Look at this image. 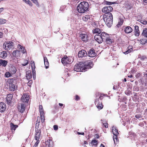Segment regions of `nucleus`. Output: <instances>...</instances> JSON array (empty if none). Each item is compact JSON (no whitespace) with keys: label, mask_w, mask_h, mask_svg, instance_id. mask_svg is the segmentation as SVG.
Returning <instances> with one entry per match:
<instances>
[{"label":"nucleus","mask_w":147,"mask_h":147,"mask_svg":"<svg viewBox=\"0 0 147 147\" xmlns=\"http://www.w3.org/2000/svg\"><path fill=\"white\" fill-rule=\"evenodd\" d=\"M3 8L2 7L0 8V13H1L3 10Z\"/></svg>","instance_id":"obj_61"},{"label":"nucleus","mask_w":147,"mask_h":147,"mask_svg":"<svg viewBox=\"0 0 147 147\" xmlns=\"http://www.w3.org/2000/svg\"><path fill=\"white\" fill-rule=\"evenodd\" d=\"M29 99V97L28 95L27 94H24L22 96L21 100L23 102H28Z\"/></svg>","instance_id":"obj_11"},{"label":"nucleus","mask_w":147,"mask_h":147,"mask_svg":"<svg viewBox=\"0 0 147 147\" xmlns=\"http://www.w3.org/2000/svg\"><path fill=\"white\" fill-rule=\"evenodd\" d=\"M35 4L36 6H39V5L38 3V2L37 0H31Z\"/></svg>","instance_id":"obj_45"},{"label":"nucleus","mask_w":147,"mask_h":147,"mask_svg":"<svg viewBox=\"0 0 147 147\" xmlns=\"http://www.w3.org/2000/svg\"><path fill=\"white\" fill-rule=\"evenodd\" d=\"M20 51L16 50L13 52L12 54L13 57L18 58L20 57Z\"/></svg>","instance_id":"obj_14"},{"label":"nucleus","mask_w":147,"mask_h":147,"mask_svg":"<svg viewBox=\"0 0 147 147\" xmlns=\"http://www.w3.org/2000/svg\"><path fill=\"white\" fill-rule=\"evenodd\" d=\"M39 109L40 114L42 115V114H44L43 108L42 105H39Z\"/></svg>","instance_id":"obj_34"},{"label":"nucleus","mask_w":147,"mask_h":147,"mask_svg":"<svg viewBox=\"0 0 147 147\" xmlns=\"http://www.w3.org/2000/svg\"><path fill=\"white\" fill-rule=\"evenodd\" d=\"M125 32L127 34L131 33L132 31V28L129 26H126L124 28Z\"/></svg>","instance_id":"obj_18"},{"label":"nucleus","mask_w":147,"mask_h":147,"mask_svg":"<svg viewBox=\"0 0 147 147\" xmlns=\"http://www.w3.org/2000/svg\"><path fill=\"white\" fill-rule=\"evenodd\" d=\"M93 62L91 60L82 61L76 63L74 68V70L77 72L84 71L87 69H90L93 66Z\"/></svg>","instance_id":"obj_1"},{"label":"nucleus","mask_w":147,"mask_h":147,"mask_svg":"<svg viewBox=\"0 0 147 147\" xmlns=\"http://www.w3.org/2000/svg\"><path fill=\"white\" fill-rule=\"evenodd\" d=\"M123 20L120 19L119 21L118 24L117 25L118 27L120 26L123 23Z\"/></svg>","instance_id":"obj_37"},{"label":"nucleus","mask_w":147,"mask_h":147,"mask_svg":"<svg viewBox=\"0 0 147 147\" xmlns=\"http://www.w3.org/2000/svg\"><path fill=\"white\" fill-rule=\"evenodd\" d=\"M7 62L4 60H0V66L5 67L7 65Z\"/></svg>","instance_id":"obj_25"},{"label":"nucleus","mask_w":147,"mask_h":147,"mask_svg":"<svg viewBox=\"0 0 147 147\" xmlns=\"http://www.w3.org/2000/svg\"><path fill=\"white\" fill-rule=\"evenodd\" d=\"M17 71L16 67L12 65H10L9 66V71L12 74H15Z\"/></svg>","instance_id":"obj_8"},{"label":"nucleus","mask_w":147,"mask_h":147,"mask_svg":"<svg viewBox=\"0 0 147 147\" xmlns=\"http://www.w3.org/2000/svg\"><path fill=\"white\" fill-rule=\"evenodd\" d=\"M13 95L12 94H9L7 95L6 97L7 102L8 104L10 103L13 98Z\"/></svg>","instance_id":"obj_19"},{"label":"nucleus","mask_w":147,"mask_h":147,"mask_svg":"<svg viewBox=\"0 0 147 147\" xmlns=\"http://www.w3.org/2000/svg\"><path fill=\"white\" fill-rule=\"evenodd\" d=\"M109 38H109H107V39H106L105 40V42H106L107 44L110 45L111 44L112 41L111 39Z\"/></svg>","instance_id":"obj_38"},{"label":"nucleus","mask_w":147,"mask_h":147,"mask_svg":"<svg viewBox=\"0 0 147 147\" xmlns=\"http://www.w3.org/2000/svg\"><path fill=\"white\" fill-rule=\"evenodd\" d=\"M88 57H94L96 55V53L94 52V50L93 49H91L88 51Z\"/></svg>","instance_id":"obj_9"},{"label":"nucleus","mask_w":147,"mask_h":147,"mask_svg":"<svg viewBox=\"0 0 147 147\" xmlns=\"http://www.w3.org/2000/svg\"><path fill=\"white\" fill-rule=\"evenodd\" d=\"M40 135V129L35 130V139L36 140H39Z\"/></svg>","instance_id":"obj_13"},{"label":"nucleus","mask_w":147,"mask_h":147,"mask_svg":"<svg viewBox=\"0 0 147 147\" xmlns=\"http://www.w3.org/2000/svg\"><path fill=\"white\" fill-rule=\"evenodd\" d=\"M100 35L97 34L94 36L95 40L99 44L102 43L103 41Z\"/></svg>","instance_id":"obj_12"},{"label":"nucleus","mask_w":147,"mask_h":147,"mask_svg":"<svg viewBox=\"0 0 147 147\" xmlns=\"http://www.w3.org/2000/svg\"><path fill=\"white\" fill-rule=\"evenodd\" d=\"M15 80L13 79H9L6 82V85L9 90L11 91H14L16 88V87L14 82Z\"/></svg>","instance_id":"obj_4"},{"label":"nucleus","mask_w":147,"mask_h":147,"mask_svg":"<svg viewBox=\"0 0 147 147\" xmlns=\"http://www.w3.org/2000/svg\"><path fill=\"white\" fill-rule=\"evenodd\" d=\"M115 140H116V142L115 141V138L114 137H113V140L114 141V143L115 144H117V142H118V139L117 138V136H115Z\"/></svg>","instance_id":"obj_51"},{"label":"nucleus","mask_w":147,"mask_h":147,"mask_svg":"<svg viewBox=\"0 0 147 147\" xmlns=\"http://www.w3.org/2000/svg\"><path fill=\"white\" fill-rule=\"evenodd\" d=\"M103 18L106 25L109 27L111 26L113 22V17L111 13H105Z\"/></svg>","instance_id":"obj_2"},{"label":"nucleus","mask_w":147,"mask_h":147,"mask_svg":"<svg viewBox=\"0 0 147 147\" xmlns=\"http://www.w3.org/2000/svg\"><path fill=\"white\" fill-rule=\"evenodd\" d=\"M72 58L71 57H67V56L65 55V66L66 64H70V63L71 61Z\"/></svg>","instance_id":"obj_15"},{"label":"nucleus","mask_w":147,"mask_h":147,"mask_svg":"<svg viewBox=\"0 0 147 147\" xmlns=\"http://www.w3.org/2000/svg\"><path fill=\"white\" fill-rule=\"evenodd\" d=\"M3 33L1 32H0V38H2L3 37Z\"/></svg>","instance_id":"obj_59"},{"label":"nucleus","mask_w":147,"mask_h":147,"mask_svg":"<svg viewBox=\"0 0 147 147\" xmlns=\"http://www.w3.org/2000/svg\"><path fill=\"white\" fill-rule=\"evenodd\" d=\"M26 77L28 80L32 78V73L30 71L26 72Z\"/></svg>","instance_id":"obj_27"},{"label":"nucleus","mask_w":147,"mask_h":147,"mask_svg":"<svg viewBox=\"0 0 147 147\" xmlns=\"http://www.w3.org/2000/svg\"><path fill=\"white\" fill-rule=\"evenodd\" d=\"M96 138H99V136L98 134H96L95 135Z\"/></svg>","instance_id":"obj_62"},{"label":"nucleus","mask_w":147,"mask_h":147,"mask_svg":"<svg viewBox=\"0 0 147 147\" xmlns=\"http://www.w3.org/2000/svg\"><path fill=\"white\" fill-rule=\"evenodd\" d=\"M135 117L137 119H139L142 118V116H141V115L138 114L136 115L135 116Z\"/></svg>","instance_id":"obj_53"},{"label":"nucleus","mask_w":147,"mask_h":147,"mask_svg":"<svg viewBox=\"0 0 147 147\" xmlns=\"http://www.w3.org/2000/svg\"><path fill=\"white\" fill-rule=\"evenodd\" d=\"M142 34L143 36L147 37V28H145L143 30Z\"/></svg>","instance_id":"obj_36"},{"label":"nucleus","mask_w":147,"mask_h":147,"mask_svg":"<svg viewBox=\"0 0 147 147\" xmlns=\"http://www.w3.org/2000/svg\"><path fill=\"white\" fill-rule=\"evenodd\" d=\"M64 9V5H62L60 7L59 9V11H63Z\"/></svg>","instance_id":"obj_54"},{"label":"nucleus","mask_w":147,"mask_h":147,"mask_svg":"<svg viewBox=\"0 0 147 147\" xmlns=\"http://www.w3.org/2000/svg\"><path fill=\"white\" fill-rule=\"evenodd\" d=\"M35 71L33 70V78H34V76H35Z\"/></svg>","instance_id":"obj_58"},{"label":"nucleus","mask_w":147,"mask_h":147,"mask_svg":"<svg viewBox=\"0 0 147 147\" xmlns=\"http://www.w3.org/2000/svg\"><path fill=\"white\" fill-rule=\"evenodd\" d=\"M87 53L84 50H82L80 51L78 54V56L79 57H83L87 56Z\"/></svg>","instance_id":"obj_7"},{"label":"nucleus","mask_w":147,"mask_h":147,"mask_svg":"<svg viewBox=\"0 0 147 147\" xmlns=\"http://www.w3.org/2000/svg\"><path fill=\"white\" fill-rule=\"evenodd\" d=\"M10 126L11 130L13 131H14L16 128L18 127V126L16 125H14L13 123H11Z\"/></svg>","instance_id":"obj_32"},{"label":"nucleus","mask_w":147,"mask_h":147,"mask_svg":"<svg viewBox=\"0 0 147 147\" xmlns=\"http://www.w3.org/2000/svg\"><path fill=\"white\" fill-rule=\"evenodd\" d=\"M44 60L45 65L46 69H47L49 66V63L48 59L46 57H44Z\"/></svg>","instance_id":"obj_23"},{"label":"nucleus","mask_w":147,"mask_h":147,"mask_svg":"<svg viewBox=\"0 0 147 147\" xmlns=\"http://www.w3.org/2000/svg\"><path fill=\"white\" fill-rule=\"evenodd\" d=\"M79 99V97L78 96L76 95V100H78Z\"/></svg>","instance_id":"obj_60"},{"label":"nucleus","mask_w":147,"mask_h":147,"mask_svg":"<svg viewBox=\"0 0 147 147\" xmlns=\"http://www.w3.org/2000/svg\"><path fill=\"white\" fill-rule=\"evenodd\" d=\"M135 36H138L140 35V31L139 30V27L138 26H135Z\"/></svg>","instance_id":"obj_21"},{"label":"nucleus","mask_w":147,"mask_h":147,"mask_svg":"<svg viewBox=\"0 0 147 147\" xmlns=\"http://www.w3.org/2000/svg\"><path fill=\"white\" fill-rule=\"evenodd\" d=\"M84 144H88V142L86 141H84Z\"/></svg>","instance_id":"obj_63"},{"label":"nucleus","mask_w":147,"mask_h":147,"mask_svg":"<svg viewBox=\"0 0 147 147\" xmlns=\"http://www.w3.org/2000/svg\"><path fill=\"white\" fill-rule=\"evenodd\" d=\"M130 92H129V91H128V90H127L125 92V94H126L127 95H130V94H129Z\"/></svg>","instance_id":"obj_57"},{"label":"nucleus","mask_w":147,"mask_h":147,"mask_svg":"<svg viewBox=\"0 0 147 147\" xmlns=\"http://www.w3.org/2000/svg\"><path fill=\"white\" fill-rule=\"evenodd\" d=\"M90 18V16L88 15H85L82 17V19L83 21H87Z\"/></svg>","instance_id":"obj_35"},{"label":"nucleus","mask_w":147,"mask_h":147,"mask_svg":"<svg viewBox=\"0 0 147 147\" xmlns=\"http://www.w3.org/2000/svg\"><path fill=\"white\" fill-rule=\"evenodd\" d=\"M112 131L113 134L115 136H117L119 134L118 130L115 127L113 126L112 127Z\"/></svg>","instance_id":"obj_22"},{"label":"nucleus","mask_w":147,"mask_h":147,"mask_svg":"<svg viewBox=\"0 0 147 147\" xmlns=\"http://www.w3.org/2000/svg\"><path fill=\"white\" fill-rule=\"evenodd\" d=\"M141 43L142 44H144L146 43L147 40L145 39L140 40Z\"/></svg>","instance_id":"obj_50"},{"label":"nucleus","mask_w":147,"mask_h":147,"mask_svg":"<svg viewBox=\"0 0 147 147\" xmlns=\"http://www.w3.org/2000/svg\"><path fill=\"white\" fill-rule=\"evenodd\" d=\"M17 47L19 49L22 51V52L23 54L25 53L26 52L25 48L24 47L21 45H18Z\"/></svg>","instance_id":"obj_26"},{"label":"nucleus","mask_w":147,"mask_h":147,"mask_svg":"<svg viewBox=\"0 0 147 147\" xmlns=\"http://www.w3.org/2000/svg\"><path fill=\"white\" fill-rule=\"evenodd\" d=\"M13 43L10 42H5L3 45V48L5 50H10L13 47Z\"/></svg>","instance_id":"obj_5"},{"label":"nucleus","mask_w":147,"mask_h":147,"mask_svg":"<svg viewBox=\"0 0 147 147\" xmlns=\"http://www.w3.org/2000/svg\"><path fill=\"white\" fill-rule=\"evenodd\" d=\"M100 147H105V146L103 144H101Z\"/></svg>","instance_id":"obj_64"},{"label":"nucleus","mask_w":147,"mask_h":147,"mask_svg":"<svg viewBox=\"0 0 147 147\" xmlns=\"http://www.w3.org/2000/svg\"><path fill=\"white\" fill-rule=\"evenodd\" d=\"M102 123L105 128L108 127V124L107 123H106V121H103L102 122Z\"/></svg>","instance_id":"obj_48"},{"label":"nucleus","mask_w":147,"mask_h":147,"mask_svg":"<svg viewBox=\"0 0 147 147\" xmlns=\"http://www.w3.org/2000/svg\"><path fill=\"white\" fill-rule=\"evenodd\" d=\"M80 37L82 40L84 42H86L88 40V37L87 35L81 33L80 34Z\"/></svg>","instance_id":"obj_17"},{"label":"nucleus","mask_w":147,"mask_h":147,"mask_svg":"<svg viewBox=\"0 0 147 147\" xmlns=\"http://www.w3.org/2000/svg\"><path fill=\"white\" fill-rule=\"evenodd\" d=\"M132 50V48H130L128 49L127 51L123 52V53L125 54H127L128 53H130Z\"/></svg>","instance_id":"obj_43"},{"label":"nucleus","mask_w":147,"mask_h":147,"mask_svg":"<svg viewBox=\"0 0 147 147\" xmlns=\"http://www.w3.org/2000/svg\"><path fill=\"white\" fill-rule=\"evenodd\" d=\"M41 117V121L42 123H43L45 120V118L44 116V114H42V115L40 114Z\"/></svg>","instance_id":"obj_41"},{"label":"nucleus","mask_w":147,"mask_h":147,"mask_svg":"<svg viewBox=\"0 0 147 147\" xmlns=\"http://www.w3.org/2000/svg\"><path fill=\"white\" fill-rule=\"evenodd\" d=\"M54 129L55 130H57L58 129V126L57 125H55L53 126Z\"/></svg>","instance_id":"obj_55"},{"label":"nucleus","mask_w":147,"mask_h":147,"mask_svg":"<svg viewBox=\"0 0 147 147\" xmlns=\"http://www.w3.org/2000/svg\"><path fill=\"white\" fill-rule=\"evenodd\" d=\"M102 98V96H100L99 98H96L95 101V105H97V104L100 103L99 102H102L101 100Z\"/></svg>","instance_id":"obj_28"},{"label":"nucleus","mask_w":147,"mask_h":147,"mask_svg":"<svg viewBox=\"0 0 147 147\" xmlns=\"http://www.w3.org/2000/svg\"><path fill=\"white\" fill-rule=\"evenodd\" d=\"M97 141L95 140H93L90 143V145L91 146L94 145L95 146H97Z\"/></svg>","instance_id":"obj_31"},{"label":"nucleus","mask_w":147,"mask_h":147,"mask_svg":"<svg viewBox=\"0 0 147 147\" xmlns=\"http://www.w3.org/2000/svg\"><path fill=\"white\" fill-rule=\"evenodd\" d=\"M25 109V106L24 104H22L20 107H19V111L21 113H22L24 112Z\"/></svg>","instance_id":"obj_24"},{"label":"nucleus","mask_w":147,"mask_h":147,"mask_svg":"<svg viewBox=\"0 0 147 147\" xmlns=\"http://www.w3.org/2000/svg\"><path fill=\"white\" fill-rule=\"evenodd\" d=\"M46 146L49 147L52 146L53 145V142L51 138H50L48 140H47L45 142Z\"/></svg>","instance_id":"obj_20"},{"label":"nucleus","mask_w":147,"mask_h":147,"mask_svg":"<svg viewBox=\"0 0 147 147\" xmlns=\"http://www.w3.org/2000/svg\"><path fill=\"white\" fill-rule=\"evenodd\" d=\"M113 10V8L111 6H106L102 9V11L105 13H111L110 12Z\"/></svg>","instance_id":"obj_6"},{"label":"nucleus","mask_w":147,"mask_h":147,"mask_svg":"<svg viewBox=\"0 0 147 147\" xmlns=\"http://www.w3.org/2000/svg\"><path fill=\"white\" fill-rule=\"evenodd\" d=\"M100 35L103 41L105 42V40L107 38H109V35L108 34L104 32H102L100 34Z\"/></svg>","instance_id":"obj_10"},{"label":"nucleus","mask_w":147,"mask_h":147,"mask_svg":"<svg viewBox=\"0 0 147 147\" xmlns=\"http://www.w3.org/2000/svg\"><path fill=\"white\" fill-rule=\"evenodd\" d=\"M61 63L64 65V57L62 58L61 59Z\"/></svg>","instance_id":"obj_56"},{"label":"nucleus","mask_w":147,"mask_h":147,"mask_svg":"<svg viewBox=\"0 0 147 147\" xmlns=\"http://www.w3.org/2000/svg\"><path fill=\"white\" fill-rule=\"evenodd\" d=\"M7 56V54L6 52L3 51L0 54V57L3 58H5Z\"/></svg>","instance_id":"obj_30"},{"label":"nucleus","mask_w":147,"mask_h":147,"mask_svg":"<svg viewBox=\"0 0 147 147\" xmlns=\"http://www.w3.org/2000/svg\"><path fill=\"white\" fill-rule=\"evenodd\" d=\"M34 61H32L31 63V65L32 69V70H33L34 69L35 70V67L34 65Z\"/></svg>","instance_id":"obj_42"},{"label":"nucleus","mask_w":147,"mask_h":147,"mask_svg":"<svg viewBox=\"0 0 147 147\" xmlns=\"http://www.w3.org/2000/svg\"><path fill=\"white\" fill-rule=\"evenodd\" d=\"M38 122V123H36V126H35V130L36 129H38V127L39 125V122L38 121V120H37V121Z\"/></svg>","instance_id":"obj_49"},{"label":"nucleus","mask_w":147,"mask_h":147,"mask_svg":"<svg viewBox=\"0 0 147 147\" xmlns=\"http://www.w3.org/2000/svg\"><path fill=\"white\" fill-rule=\"evenodd\" d=\"M6 22V20L4 19H0V25L5 23Z\"/></svg>","instance_id":"obj_44"},{"label":"nucleus","mask_w":147,"mask_h":147,"mask_svg":"<svg viewBox=\"0 0 147 147\" xmlns=\"http://www.w3.org/2000/svg\"><path fill=\"white\" fill-rule=\"evenodd\" d=\"M89 7V4L87 2H82L79 4L77 7V9L80 13H84L88 11Z\"/></svg>","instance_id":"obj_3"},{"label":"nucleus","mask_w":147,"mask_h":147,"mask_svg":"<svg viewBox=\"0 0 147 147\" xmlns=\"http://www.w3.org/2000/svg\"><path fill=\"white\" fill-rule=\"evenodd\" d=\"M92 32L94 34L97 33L100 34L101 33V30L100 28H96L93 30Z\"/></svg>","instance_id":"obj_29"},{"label":"nucleus","mask_w":147,"mask_h":147,"mask_svg":"<svg viewBox=\"0 0 147 147\" xmlns=\"http://www.w3.org/2000/svg\"><path fill=\"white\" fill-rule=\"evenodd\" d=\"M24 63L22 64V66H24L28 64V61L26 60H24Z\"/></svg>","instance_id":"obj_46"},{"label":"nucleus","mask_w":147,"mask_h":147,"mask_svg":"<svg viewBox=\"0 0 147 147\" xmlns=\"http://www.w3.org/2000/svg\"><path fill=\"white\" fill-rule=\"evenodd\" d=\"M115 2H109L108 1H106L105 2V3L106 5H111L113 4H114Z\"/></svg>","instance_id":"obj_52"},{"label":"nucleus","mask_w":147,"mask_h":147,"mask_svg":"<svg viewBox=\"0 0 147 147\" xmlns=\"http://www.w3.org/2000/svg\"><path fill=\"white\" fill-rule=\"evenodd\" d=\"M100 103L97 104V105H96V107L99 110H100L102 109L103 107V106H102V102H99Z\"/></svg>","instance_id":"obj_33"},{"label":"nucleus","mask_w":147,"mask_h":147,"mask_svg":"<svg viewBox=\"0 0 147 147\" xmlns=\"http://www.w3.org/2000/svg\"><path fill=\"white\" fill-rule=\"evenodd\" d=\"M36 140V141L34 145L33 146V147H37L39 142H40L39 140Z\"/></svg>","instance_id":"obj_47"},{"label":"nucleus","mask_w":147,"mask_h":147,"mask_svg":"<svg viewBox=\"0 0 147 147\" xmlns=\"http://www.w3.org/2000/svg\"><path fill=\"white\" fill-rule=\"evenodd\" d=\"M12 74L9 72H7L5 74V77L8 78L11 77Z\"/></svg>","instance_id":"obj_40"},{"label":"nucleus","mask_w":147,"mask_h":147,"mask_svg":"<svg viewBox=\"0 0 147 147\" xmlns=\"http://www.w3.org/2000/svg\"><path fill=\"white\" fill-rule=\"evenodd\" d=\"M6 105L4 103L1 102L0 103V112H4L6 109Z\"/></svg>","instance_id":"obj_16"},{"label":"nucleus","mask_w":147,"mask_h":147,"mask_svg":"<svg viewBox=\"0 0 147 147\" xmlns=\"http://www.w3.org/2000/svg\"><path fill=\"white\" fill-rule=\"evenodd\" d=\"M26 3L28 4L30 6H32V3L29 0H22Z\"/></svg>","instance_id":"obj_39"}]
</instances>
